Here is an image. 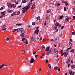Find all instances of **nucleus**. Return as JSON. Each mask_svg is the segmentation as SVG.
<instances>
[{"instance_id":"nucleus-22","label":"nucleus","mask_w":75,"mask_h":75,"mask_svg":"<svg viewBox=\"0 0 75 75\" xmlns=\"http://www.w3.org/2000/svg\"><path fill=\"white\" fill-rule=\"evenodd\" d=\"M40 16H38L37 18V19L38 21H39V20H40Z\"/></svg>"},{"instance_id":"nucleus-49","label":"nucleus","mask_w":75,"mask_h":75,"mask_svg":"<svg viewBox=\"0 0 75 75\" xmlns=\"http://www.w3.org/2000/svg\"><path fill=\"white\" fill-rule=\"evenodd\" d=\"M75 32H72V34H73V35H75Z\"/></svg>"},{"instance_id":"nucleus-9","label":"nucleus","mask_w":75,"mask_h":75,"mask_svg":"<svg viewBox=\"0 0 75 75\" xmlns=\"http://www.w3.org/2000/svg\"><path fill=\"white\" fill-rule=\"evenodd\" d=\"M7 66V64H2V65H1L0 66V69H2L3 66Z\"/></svg>"},{"instance_id":"nucleus-42","label":"nucleus","mask_w":75,"mask_h":75,"mask_svg":"<svg viewBox=\"0 0 75 75\" xmlns=\"http://www.w3.org/2000/svg\"><path fill=\"white\" fill-rule=\"evenodd\" d=\"M58 38H57V37H56V38H55L56 40H58Z\"/></svg>"},{"instance_id":"nucleus-2","label":"nucleus","mask_w":75,"mask_h":75,"mask_svg":"<svg viewBox=\"0 0 75 75\" xmlns=\"http://www.w3.org/2000/svg\"><path fill=\"white\" fill-rule=\"evenodd\" d=\"M59 24L58 22H57L56 23H55V27L54 28V29L55 30H57V29H59Z\"/></svg>"},{"instance_id":"nucleus-47","label":"nucleus","mask_w":75,"mask_h":75,"mask_svg":"<svg viewBox=\"0 0 75 75\" xmlns=\"http://www.w3.org/2000/svg\"><path fill=\"white\" fill-rule=\"evenodd\" d=\"M35 58H37L38 56V55H36V54H35Z\"/></svg>"},{"instance_id":"nucleus-14","label":"nucleus","mask_w":75,"mask_h":75,"mask_svg":"<svg viewBox=\"0 0 75 75\" xmlns=\"http://www.w3.org/2000/svg\"><path fill=\"white\" fill-rule=\"evenodd\" d=\"M69 47H71V46H72V43H71V42H69Z\"/></svg>"},{"instance_id":"nucleus-57","label":"nucleus","mask_w":75,"mask_h":75,"mask_svg":"<svg viewBox=\"0 0 75 75\" xmlns=\"http://www.w3.org/2000/svg\"><path fill=\"white\" fill-rule=\"evenodd\" d=\"M50 4H51V5H54V4H53L52 2V3H50Z\"/></svg>"},{"instance_id":"nucleus-36","label":"nucleus","mask_w":75,"mask_h":75,"mask_svg":"<svg viewBox=\"0 0 75 75\" xmlns=\"http://www.w3.org/2000/svg\"><path fill=\"white\" fill-rule=\"evenodd\" d=\"M6 40L8 41V40H9V38H6Z\"/></svg>"},{"instance_id":"nucleus-19","label":"nucleus","mask_w":75,"mask_h":75,"mask_svg":"<svg viewBox=\"0 0 75 75\" xmlns=\"http://www.w3.org/2000/svg\"><path fill=\"white\" fill-rule=\"evenodd\" d=\"M50 47H47V48L46 50H45L46 52H47V51H49L50 49Z\"/></svg>"},{"instance_id":"nucleus-12","label":"nucleus","mask_w":75,"mask_h":75,"mask_svg":"<svg viewBox=\"0 0 75 75\" xmlns=\"http://www.w3.org/2000/svg\"><path fill=\"white\" fill-rule=\"evenodd\" d=\"M54 69L55 70H57L58 69V66H55L54 67Z\"/></svg>"},{"instance_id":"nucleus-45","label":"nucleus","mask_w":75,"mask_h":75,"mask_svg":"<svg viewBox=\"0 0 75 75\" xmlns=\"http://www.w3.org/2000/svg\"><path fill=\"white\" fill-rule=\"evenodd\" d=\"M46 22H47V21H45V23H44V25L45 26V25H46Z\"/></svg>"},{"instance_id":"nucleus-30","label":"nucleus","mask_w":75,"mask_h":75,"mask_svg":"<svg viewBox=\"0 0 75 75\" xmlns=\"http://www.w3.org/2000/svg\"><path fill=\"white\" fill-rule=\"evenodd\" d=\"M42 48L43 49H45V47L44 46H42Z\"/></svg>"},{"instance_id":"nucleus-48","label":"nucleus","mask_w":75,"mask_h":75,"mask_svg":"<svg viewBox=\"0 0 75 75\" xmlns=\"http://www.w3.org/2000/svg\"><path fill=\"white\" fill-rule=\"evenodd\" d=\"M61 53H63V50H62V49L61 50Z\"/></svg>"},{"instance_id":"nucleus-35","label":"nucleus","mask_w":75,"mask_h":75,"mask_svg":"<svg viewBox=\"0 0 75 75\" xmlns=\"http://www.w3.org/2000/svg\"><path fill=\"white\" fill-rule=\"evenodd\" d=\"M50 53V52H47V53H46L47 55H49Z\"/></svg>"},{"instance_id":"nucleus-26","label":"nucleus","mask_w":75,"mask_h":75,"mask_svg":"<svg viewBox=\"0 0 75 75\" xmlns=\"http://www.w3.org/2000/svg\"><path fill=\"white\" fill-rule=\"evenodd\" d=\"M16 29H13L12 30V32H16Z\"/></svg>"},{"instance_id":"nucleus-20","label":"nucleus","mask_w":75,"mask_h":75,"mask_svg":"<svg viewBox=\"0 0 75 75\" xmlns=\"http://www.w3.org/2000/svg\"><path fill=\"white\" fill-rule=\"evenodd\" d=\"M27 0H22V2L23 3H26V2H27Z\"/></svg>"},{"instance_id":"nucleus-27","label":"nucleus","mask_w":75,"mask_h":75,"mask_svg":"<svg viewBox=\"0 0 75 75\" xmlns=\"http://www.w3.org/2000/svg\"><path fill=\"white\" fill-rule=\"evenodd\" d=\"M16 12H13L12 14L11 15V16H14V15H15V14H16Z\"/></svg>"},{"instance_id":"nucleus-54","label":"nucleus","mask_w":75,"mask_h":75,"mask_svg":"<svg viewBox=\"0 0 75 75\" xmlns=\"http://www.w3.org/2000/svg\"><path fill=\"white\" fill-rule=\"evenodd\" d=\"M70 66V64H69L68 66V68H69V67Z\"/></svg>"},{"instance_id":"nucleus-10","label":"nucleus","mask_w":75,"mask_h":75,"mask_svg":"<svg viewBox=\"0 0 75 75\" xmlns=\"http://www.w3.org/2000/svg\"><path fill=\"white\" fill-rule=\"evenodd\" d=\"M34 59L33 58H32L30 60V63H33L34 62Z\"/></svg>"},{"instance_id":"nucleus-21","label":"nucleus","mask_w":75,"mask_h":75,"mask_svg":"<svg viewBox=\"0 0 75 75\" xmlns=\"http://www.w3.org/2000/svg\"><path fill=\"white\" fill-rule=\"evenodd\" d=\"M70 59H71V58L70 57H68L67 60L69 61V62H70Z\"/></svg>"},{"instance_id":"nucleus-8","label":"nucleus","mask_w":75,"mask_h":75,"mask_svg":"<svg viewBox=\"0 0 75 75\" xmlns=\"http://www.w3.org/2000/svg\"><path fill=\"white\" fill-rule=\"evenodd\" d=\"M33 0H31V2H30L29 3L28 5V7L29 8V9L30 8V6L32 4V1H33Z\"/></svg>"},{"instance_id":"nucleus-62","label":"nucleus","mask_w":75,"mask_h":75,"mask_svg":"<svg viewBox=\"0 0 75 75\" xmlns=\"http://www.w3.org/2000/svg\"><path fill=\"white\" fill-rule=\"evenodd\" d=\"M73 19H75V16H73Z\"/></svg>"},{"instance_id":"nucleus-64","label":"nucleus","mask_w":75,"mask_h":75,"mask_svg":"<svg viewBox=\"0 0 75 75\" xmlns=\"http://www.w3.org/2000/svg\"><path fill=\"white\" fill-rule=\"evenodd\" d=\"M67 19V16H65V20H66V19Z\"/></svg>"},{"instance_id":"nucleus-25","label":"nucleus","mask_w":75,"mask_h":75,"mask_svg":"<svg viewBox=\"0 0 75 75\" xmlns=\"http://www.w3.org/2000/svg\"><path fill=\"white\" fill-rule=\"evenodd\" d=\"M75 51V49H72L71 50L70 52H72V53H74Z\"/></svg>"},{"instance_id":"nucleus-6","label":"nucleus","mask_w":75,"mask_h":75,"mask_svg":"<svg viewBox=\"0 0 75 75\" xmlns=\"http://www.w3.org/2000/svg\"><path fill=\"white\" fill-rule=\"evenodd\" d=\"M54 53L55 54H56V55H57L58 54V50L57 49H56L54 48Z\"/></svg>"},{"instance_id":"nucleus-43","label":"nucleus","mask_w":75,"mask_h":75,"mask_svg":"<svg viewBox=\"0 0 75 75\" xmlns=\"http://www.w3.org/2000/svg\"><path fill=\"white\" fill-rule=\"evenodd\" d=\"M37 52H34L33 53V54H35V53H36Z\"/></svg>"},{"instance_id":"nucleus-37","label":"nucleus","mask_w":75,"mask_h":75,"mask_svg":"<svg viewBox=\"0 0 75 75\" xmlns=\"http://www.w3.org/2000/svg\"><path fill=\"white\" fill-rule=\"evenodd\" d=\"M20 12H18L17 13V14H16V15H19V14H20Z\"/></svg>"},{"instance_id":"nucleus-13","label":"nucleus","mask_w":75,"mask_h":75,"mask_svg":"<svg viewBox=\"0 0 75 75\" xmlns=\"http://www.w3.org/2000/svg\"><path fill=\"white\" fill-rule=\"evenodd\" d=\"M69 18H68L67 16V19H66V22H69Z\"/></svg>"},{"instance_id":"nucleus-39","label":"nucleus","mask_w":75,"mask_h":75,"mask_svg":"<svg viewBox=\"0 0 75 75\" xmlns=\"http://www.w3.org/2000/svg\"><path fill=\"white\" fill-rule=\"evenodd\" d=\"M63 16H60V17H59V18H60V19H62V18Z\"/></svg>"},{"instance_id":"nucleus-23","label":"nucleus","mask_w":75,"mask_h":75,"mask_svg":"<svg viewBox=\"0 0 75 75\" xmlns=\"http://www.w3.org/2000/svg\"><path fill=\"white\" fill-rule=\"evenodd\" d=\"M23 29L22 28H20V32H23Z\"/></svg>"},{"instance_id":"nucleus-60","label":"nucleus","mask_w":75,"mask_h":75,"mask_svg":"<svg viewBox=\"0 0 75 75\" xmlns=\"http://www.w3.org/2000/svg\"><path fill=\"white\" fill-rule=\"evenodd\" d=\"M2 21H0V24H1V23H2Z\"/></svg>"},{"instance_id":"nucleus-17","label":"nucleus","mask_w":75,"mask_h":75,"mask_svg":"<svg viewBox=\"0 0 75 75\" xmlns=\"http://www.w3.org/2000/svg\"><path fill=\"white\" fill-rule=\"evenodd\" d=\"M5 12H6L5 11L1 12V14H3V15H2L3 16H3H4V15H5V14H4V13H5Z\"/></svg>"},{"instance_id":"nucleus-34","label":"nucleus","mask_w":75,"mask_h":75,"mask_svg":"<svg viewBox=\"0 0 75 75\" xmlns=\"http://www.w3.org/2000/svg\"><path fill=\"white\" fill-rule=\"evenodd\" d=\"M64 3H65V4L66 5V6H67L68 5V4L67 2H64Z\"/></svg>"},{"instance_id":"nucleus-28","label":"nucleus","mask_w":75,"mask_h":75,"mask_svg":"<svg viewBox=\"0 0 75 75\" xmlns=\"http://www.w3.org/2000/svg\"><path fill=\"white\" fill-rule=\"evenodd\" d=\"M51 65L50 64H48V67L50 68L51 69Z\"/></svg>"},{"instance_id":"nucleus-3","label":"nucleus","mask_w":75,"mask_h":75,"mask_svg":"<svg viewBox=\"0 0 75 75\" xmlns=\"http://www.w3.org/2000/svg\"><path fill=\"white\" fill-rule=\"evenodd\" d=\"M8 7H9L10 8H15L16 7L15 5H12V4H8Z\"/></svg>"},{"instance_id":"nucleus-1","label":"nucleus","mask_w":75,"mask_h":75,"mask_svg":"<svg viewBox=\"0 0 75 75\" xmlns=\"http://www.w3.org/2000/svg\"><path fill=\"white\" fill-rule=\"evenodd\" d=\"M28 6H26V7H24L23 8H22V9H23V13H24L26 11H27V10H28L29 9Z\"/></svg>"},{"instance_id":"nucleus-51","label":"nucleus","mask_w":75,"mask_h":75,"mask_svg":"<svg viewBox=\"0 0 75 75\" xmlns=\"http://www.w3.org/2000/svg\"><path fill=\"white\" fill-rule=\"evenodd\" d=\"M48 60L47 59L46 60V63H48Z\"/></svg>"},{"instance_id":"nucleus-61","label":"nucleus","mask_w":75,"mask_h":75,"mask_svg":"<svg viewBox=\"0 0 75 75\" xmlns=\"http://www.w3.org/2000/svg\"><path fill=\"white\" fill-rule=\"evenodd\" d=\"M51 41H52V42H54V40H53V39H51Z\"/></svg>"},{"instance_id":"nucleus-53","label":"nucleus","mask_w":75,"mask_h":75,"mask_svg":"<svg viewBox=\"0 0 75 75\" xmlns=\"http://www.w3.org/2000/svg\"><path fill=\"white\" fill-rule=\"evenodd\" d=\"M64 26H62L61 29H64Z\"/></svg>"},{"instance_id":"nucleus-50","label":"nucleus","mask_w":75,"mask_h":75,"mask_svg":"<svg viewBox=\"0 0 75 75\" xmlns=\"http://www.w3.org/2000/svg\"><path fill=\"white\" fill-rule=\"evenodd\" d=\"M3 9V7H1V8L0 9L1 11Z\"/></svg>"},{"instance_id":"nucleus-44","label":"nucleus","mask_w":75,"mask_h":75,"mask_svg":"<svg viewBox=\"0 0 75 75\" xmlns=\"http://www.w3.org/2000/svg\"><path fill=\"white\" fill-rule=\"evenodd\" d=\"M64 11H66V7H64Z\"/></svg>"},{"instance_id":"nucleus-24","label":"nucleus","mask_w":75,"mask_h":75,"mask_svg":"<svg viewBox=\"0 0 75 75\" xmlns=\"http://www.w3.org/2000/svg\"><path fill=\"white\" fill-rule=\"evenodd\" d=\"M16 25L17 26H21V25H22V24L21 23H20V24L17 23V24H16Z\"/></svg>"},{"instance_id":"nucleus-58","label":"nucleus","mask_w":75,"mask_h":75,"mask_svg":"<svg viewBox=\"0 0 75 75\" xmlns=\"http://www.w3.org/2000/svg\"><path fill=\"white\" fill-rule=\"evenodd\" d=\"M21 6L20 5V6H18L17 8H21Z\"/></svg>"},{"instance_id":"nucleus-16","label":"nucleus","mask_w":75,"mask_h":75,"mask_svg":"<svg viewBox=\"0 0 75 75\" xmlns=\"http://www.w3.org/2000/svg\"><path fill=\"white\" fill-rule=\"evenodd\" d=\"M20 36L22 37H23L25 36V34L23 33H21V34Z\"/></svg>"},{"instance_id":"nucleus-11","label":"nucleus","mask_w":75,"mask_h":75,"mask_svg":"<svg viewBox=\"0 0 75 75\" xmlns=\"http://www.w3.org/2000/svg\"><path fill=\"white\" fill-rule=\"evenodd\" d=\"M64 53V57H67V56L68 54V52H65V53Z\"/></svg>"},{"instance_id":"nucleus-5","label":"nucleus","mask_w":75,"mask_h":75,"mask_svg":"<svg viewBox=\"0 0 75 75\" xmlns=\"http://www.w3.org/2000/svg\"><path fill=\"white\" fill-rule=\"evenodd\" d=\"M69 73L71 75H74L75 74V72L74 71H72L71 70H69Z\"/></svg>"},{"instance_id":"nucleus-38","label":"nucleus","mask_w":75,"mask_h":75,"mask_svg":"<svg viewBox=\"0 0 75 75\" xmlns=\"http://www.w3.org/2000/svg\"><path fill=\"white\" fill-rule=\"evenodd\" d=\"M35 25V22H33L32 23V25Z\"/></svg>"},{"instance_id":"nucleus-41","label":"nucleus","mask_w":75,"mask_h":75,"mask_svg":"<svg viewBox=\"0 0 75 75\" xmlns=\"http://www.w3.org/2000/svg\"><path fill=\"white\" fill-rule=\"evenodd\" d=\"M60 70H60V68H59L58 69V71H60Z\"/></svg>"},{"instance_id":"nucleus-15","label":"nucleus","mask_w":75,"mask_h":75,"mask_svg":"<svg viewBox=\"0 0 75 75\" xmlns=\"http://www.w3.org/2000/svg\"><path fill=\"white\" fill-rule=\"evenodd\" d=\"M71 68L72 69H74L75 68V65H74V64H72L71 66Z\"/></svg>"},{"instance_id":"nucleus-18","label":"nucleus","mask_w":75,"mask_h":75,"mask_svg":"<svg viewBox=\"0 0 75 75\" xmlns=\"http://www.w3.org/2000/svg\"><path fill=\"white\" fill-rule=\"evenodd\" d=\"M31 39L33 41H34V40H35V37H34V38H32Z\"/></svg>"},{"instance_id":"nucleus-4","label":"nucleus","mask_w":75,"mask_h":75,"mask_svg":"<svg viewBox=\"0 0 75 75\" xmlns=\"http://www.w3.org/2000/svg\"><path fill=\"white\" fill-rule=\"evenodd\" d=\"M22 41H23L24 43H25V44H27L28 43V40L27 39L25 38H23V39H22Z\"/></svg>"},{"instance_id":"nucleus-40","label":"nucleus","mask_w":75,"mask_h":75,"mask_svg":"<svg viewBox=\"0 0 75 75\" xmlns=\"http://www.w3.org/2000/svg\"><path fill=\"white\" fill-rule=\"evenodd\" d=\"M8 13H11V11L10 10H8Z\"/></svg>"},{"instance_id":"nucleus-31","label":"nucleus","mask_w":75,"mask_h":75,"mask_svg":"<svg viewBox=\"0 0 75 75\" xmlns=\"http://www.w3.org/2000/svg\"><path fill=\"white\" fill-rule=\"evenodd\" d=\"M17 32H20V29H17L16 30Z\"/></svg>"},{"instance_id":"nucleus-55","label":"nucleus","mask_w":75,"mask_h":75,"mask_svg":"<svg viewBox=\"0 0 75 75\" xmlns=\"http://www.w3.org/2000/svg\"><path fill=\"white\" fill-rule=\"evenodd\" d=\"M62 56H63V55H64L65 53H62Z\"/></svg>"},{"instance_id":"nucleus-32","label":"nucleus","mask_w":75,"mask_h":75,"mask_svg":"<svg viewBox=\"0 0 75 75\" xmlns=\"http://www.w3.org/2000/svg\"><path fill=\"white\" fill-rule=\"evenodd\" d=\"M53 50L52 49V48L50 49L49 51L50 52H51Z\"/></svg>"},{"instance_id":"nucleus-7","label":"nucleus","mask_w":75,"mask_h":75,"mask_svg":"<svg viewBox=\"0 0 75 75\" xmlns=\"http://www.w3.org/2000/svg\"><path fill=\"white\" fill-rule=\"evenodd\" d=\"M38 28H39L38 27H37L36 28V29H37V30H35V33H36V34L37 35H38V32H39V29H38Z\"/></svg>"},{"instance_id":"nucleus-52","label":"nucleus","mask_w":75,"mask_h":75,"mask_svg":"<svg viewBox=\"0 0 75 75\" xmlns=\"http://www.w3.org/2000/svg\"><path fill=\"white\" fill-rule=\"evenodd\" d=\"M71 63H74V61L73 60H71Z\"/></svg>"},{"instance_id":"nucleus-46","label":"nucleus","mask_w":75,"mask_h":75,"mask_svg":"<svg viewBox=\"0 0 75 75\" xmlns=\"http://www.w3.org/2000/svg\"><path fill=\"white\" fill-rule=\"evenodd\" d=\"M72 48V47H69V48H68L67 50H69V49H71V48Z\"/></svg>"},{"instance_id":"nucleus-56","label":"nucleus","mask_w":75,"mask_h":75,"mask_svg":"<svg viewBox=\"0 0 75 75\" xmlns=\"http://www.w3.org/2000/svg\"><path fill=\"white\" fill-rule=\"evenodd\" d=\"M70 42H72V40L71 39H70Z\"/></svg>"},{"instance_id":"nucleus-59","label":"nucleus","mask_w":75,"mask_h":75,"mask_svg":"<svg viewBox=\"0 0 75 75\" xmlns=\"http://www.w3.org/2000/svg\"><path fill=\"white\" fill-rule=\"evenodd\" d=\"M45 54H44V53H43L42 54V56H44V55H45Z\"/></svg>"},{"instance_id":"nucleus-33","label":"nucleus","mask_w":75,"mask_h":75,"mask_svg":"<svg viewBox=\"0 0 75 75\" xmlns=\"http://www.w3.org/2000/svg\"><path fill=\"white\" fill-rule=\"evenodd\" d=\"M5 27H6V25H4L2 27V29H4V28H5Z\"/></svg>"},{"instance_id":"nucleus-29","label":"nucleus","mask_w":75,"mask_h":75,"mask_svg":"<svg viewBox=\"0 0 75 75\" xmlns=\"http://www.w3.org/2000/svg\"><path fill=\"white\" fill-rule=\"evenodd\" d=\"M50 11H51L50 9L48 10L47 11V13H50Z\"/></svg>"},{"instance_id":"nucleus-63","label":"nucleus","mask_w":75,"mask_h":75,"mask_svg":"<svg viewBox=\"0 0 75 75\" xmlns=\"http://www.w3.org/2000/svg\"><path fill=\"white\" fill-rule=\"evenodd\" d=\"M15 3H16V5H17L18 4V3L17 2H15Z\"/></svg>"}]
</instances>
